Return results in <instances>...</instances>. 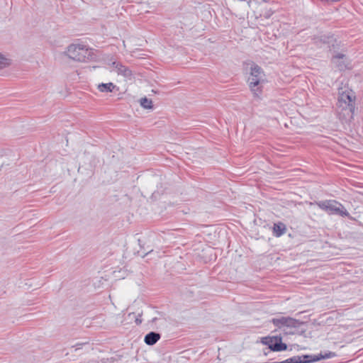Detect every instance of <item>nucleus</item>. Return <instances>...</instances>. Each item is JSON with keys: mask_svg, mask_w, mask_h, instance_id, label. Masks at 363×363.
<instances>
[{"mask_svg": "<svg viewBox=\"0 0 363 363\" xmlns=\"http://www.w3.org/2000/svg\"><path fill=\"white\" fill-rule=\"evenodd\" d=\"M356 96L349 88L340 89L337 99V112L340 118L345 121L353 119L355 111Z\"/></svg>", "mask_w": 363, "mask_h": 363, "instance_id": "1", "label": "nucleus"}, {"mask_svg": "<svg viewBox=\"0 0 363 363\" xmlns=\"http://www.w3.org/2000/svg\"><path fill=\"white\" fill-rule=\"evenodd\" d=\"M62 55L78 62H85L94 58L92 49L82 44H71L67 47Z\"/></svg>", "mask_w": 363, "mask_h": 363, "instance_id": "2", "label": "nucleus"}, {"mask_svg": "<svg viewBox=\"0 0 363 363\" xmlns=\"http://www.w3.org/2000/svg\"><path fill=\"white\" fill-rule=\"evenodd\" d=\"M263 77L264 74L261 67L255 63H251L247 82L251 91L256 97H259L262 94V88L259 84L264 81Z\"/></svg>", "mask_w": 363, "mask_h": 363, "instance_id": "3", "label": "nucleus"}, {"mask_svg": "<svg viewBox=\"0 0 363 363\" xmlns=\"http://www.w3.org/2000/svg\"><path fill=\"white\" fill-rule=\"evenodd\" d=\"M321 209L329 214H336L342 217H349L350 213L346 208L340 203L334 200L324 201L317 203Z\"/></svg>", "mask_w": 363, "mask_h": 363, "instance_id": "4", "label": "nucleus"}, {"mask_svg": "<svg viewBox=\"0 0 363 363\" xmlns=\"http://www.w3.org/2000/svg\"><path fill=\"white\" fill-rule=\"evenodd\" d=\"M335 356V354L334 352H325L324 354L320 353L318 355H315L313 359L309 356H303L304 359L302 360L301 357L295 356L291 358L287 359L284 361L274 363H309L319 361L320 359H328L330 357H333Z\"/></svg>", "mask_w": 363, "mask_h": 363, "instance_id": "5", "label": "nucleus"}, {"mask_svg": "<svg viewBox=\"0 0 363 363\" xmlns=\"http://www.w3.org/2000/svg\"><path fill=\"white\" fill-rule=\"evenodd\" d=\"M262 342L268 345L269 348L274 352L284 351L287 349V345L281 342V337L277 336L263 337Z\"/></svg>", "mask_w": 363, "mask_h": 363, "instance_id": "6", "label": "nucleus"}, {"mask_svg": "<svg viewBox=\"0 0 363 363\" xmlns=\"http://www.w3.org/2000/svg\"><path fill=\"white\" fill-rule=\"evenodd\" d=\"M332 62L340 71L350 68L347 58L342 54L335 55L332 59Z\"/></svg>", "mask_w": 363, "mask_h": 363, "instance_id": "7", "label": "nucleus"}, {"mask_svg": "<svg viewBox=\"0 0 363 363\" xmlns=\"http://www.w3.org/2000/svg\"><path fill=\"white\" fill-rule=\"evenodd\" d=\"M112 66L118 74L123 76L127 79H131L132 72L128 68L116 62H113Z\"/></svg>", "mask_w": 363, "mask_h": 363, "instance_id": "8", "label": "nucleus"}, {"mask_svg": "<svg viewBox=\"0 0 363 363\" xmlns=\"http://www.w3.org/2000/svg\"><path fill=\"white\" fill-rule=\"evenodd\" d=\"M272 323L274 325L281 328L282 326H295L296 325V320L292 318L289 317H281L279 318H273Z\"/></svg>", "mask_w": 363, "mask_h": 363, "instance_id": "9", "label": "nucleus"}, {"mask_svg": "<svg viewBox=\"0 0 363 363\" xmlns=\"http://www.w3.org/2000/svg\"><path fill=\"white\" fill-rule=\"evenodd\" d=\"M160 338V335L155 332H150L145 337L144 341L148 345H155Z\"/></svg>", "mask_w": 363, "mask_h": 363, "instance_id": "10", "label": "nucleus"}, {"mask_svg": "<svg viewBox=\"0 0 363 363\" xmlns=\"http://www.w3.org/2000/svg\"><path fill=\"white\" fill-rule=\"evenodd\" d=\"M286 231V228L285 224L281 222H279L277 223L274 224L273 227V233L276 237H280L284 235Z\"/></svg>", "mask_w": 363, "mask_h": 363, "instance_id": "11", "label": "nucleus"}, {"mask_svg": "<svg viewBox=\"0 0 363 363\" xmlns=\"http://www.w3.org/2000/svg\"><path fill=\"white\" fill-rule=\"evenodd\" d=\"M116 88V85L112 82L109 83H101L97 85V89L100 92H112Z\"/></svg>", "mask_w": 363, "mask_h": 363, "instance_id": "12", "label": "nucleus"}, {"mask_svg": "<svg viewBox=\"0 0 363 363\" xmlns=\"http://www.w3.org/2000/svg\"><path fill=\"white\" fill-rule=\"evenodd\" d=\"M140 106L145 109L152 108V101L146 97L141 98L140 100Z\"/></svg>", "mask_w": 363, "mask_h": 363, "instance_id": "13", "label": "nucleus"}, {"mask_svg": "<svg viewBox=\"0 0 363 363\" xmlns=\"http://www.w3.org/2000/svg\"><path fill=\"white\" fill-rule=\"evenodd\" d=\"M11 64V60L0 54V69L9 67Z\"/></svg>", "mask_w": 363, "mask_h": 363, "instance_id": "14", "label": "nucleus"}, {"mask_svg": "<svg viewBox=\"0 0 363 363\" xmlns=\"http://www.w3.org/2000/svg\"><path fill=\"white\" fill-rule=\"evenodd\" d=\"M274 13V11H272L271 9H267L262 13V16L265 18H269Z\"/></svg>", "mask_w": 363, "mask_h": 363, "instance_id": "15", "label": "nucleus"}, {"mask_svg": "<svg viewBox=\"0 0 363 363\" xmlns=\"http://www.w3.org/2000/svg\"><path fill=\"white\" fill-rule=\"evenodd\" d=\"M140 317H141V315H140V314H139V315H138V317L136 318V319H135V323H136L138 325H139V324H140V323H142V319L140 318Z\"/></svg>", "mask_w": 363, "mask_h": 363, "instance_id": "16", "label": "nucleus"}, {"mask_svg": "<svg viewBox=\"0 0 363 363\" xmlns=\"http://www.w3.org/2000/svg\"><path fill=\"white\" fill-rule=\"evenodd\" d=\"M155 320H156V318H153L152 321L154 322V321H155Z\"/></svg>", "mask_w": 363, "mask_h": 363, "instance_id": "17", "label": "nucleus"}]
</instances>
